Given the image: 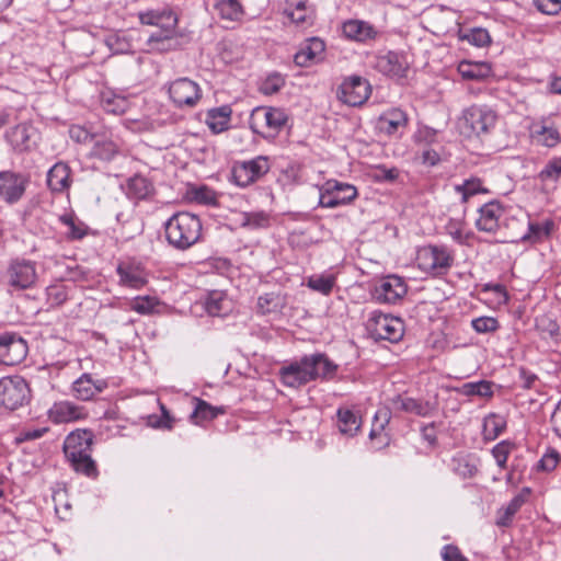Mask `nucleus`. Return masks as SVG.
Instances as JSON below:
<instances>
[{"label":"nucleus","instance_id":"nucleus-1","mask_svg":"<svg viewBox=\"0 0 561 561\" xmlns=\"http://www.w3.org/2000/svg\"><path fill=\"white\" fill-rule=\"evenodd\" d=\"M93 437L91 431L77 430L64 442V453L72 469L89 478L98 476L95 461L91 457Z\"/></svg>","mask_w":561,"mask_h":561},{"label":"nucleus","instance_id":"nucleus-2","mask_svg":"<svg viewBox=\"0 0 561 561\" xmlns=\"http://www.w3.org/2000/svg\"><path fill=\"white\" fill-rule=\"evenodd\" d=\"M202 229L199 217L188 211H179L164 224L168 243L180 251H185L196 244L202 238Z\"/></svg>","mask_w":561,"mask_h":561},{"label":"nucleus","instance_id":"nucleus-3","mask_svg":"<svg viewBox=\"0 0 561 561\" xmlns=\"http://www.w3.org/2000/svg\"><path fill=\"white\" fill-rule=\"evenodd\" d=\"M497 115L488 105L473 104L462 110L457 127L465 137L489 134L496 124Z\"/></svg>","mask_w":561,"mask_h":561},{"label":"nucleus","instance_id":"nucleus-4","mask_svg":"<svg viewBox=\"0 0 561 561\" xmlns=\"http://www.w3.org/2000/svg\"><path fill=\"white\" fill-rule=\"evenodd\" d=\"M288 121L285 110L272 106L255 107L249 119L252 131L264 139H274Z\"/></svg>","mask_w":561,"mask_h":561},{"label":"nucleus","instance_id":"nucleus-5","mask_svg":"<svg viewBox=\"0 0 561 561\" xmlns=\"http://www.w3.org/2000/svg\"><path fill=\"white\" fill-rule=\"evenodd\" d=\"M416 263L431 275H445L454 264V253L445 245H426L417 251Z\"/></svg>","mask_w":561,"mask_h":561},{"label":"nucleus","instance_id":"nucleus-6","mask_svg":"<svg viewBox=\"0 0 561 561\" xmlns=\"http://www.w3.org/2000/svg\"><path fill=\"white\" fill-rule=\"evenodd\" d=\"M169 98L178 108H193L203 96L199 84L188 78H179L168 84Z\"/></svg>","mask_w":561,"mask_h":561},{"label":"nucleus","instance_id":"nucleus-7","mask_svg":"<svg viewBox=\"0 0 561 561\" xmlns=\"http://www.w3.org/2000/svg\"><path fill=\"white\" fill-rule=\"evenodd\" d=\"M357 197L355 186L330 180L320 188L319 206L322 208H336L347 205Z\"/></svg>","mask_w":561,"mask_h":561},{"label":"nucleus","instance_id":"nucleus-8","mask_svg":"<svg viewBox=\"0 0 561 561\" xmlns=\"http://www.w3.org/2000/svg\"><path fill=\"white\" fill-rule=\"evenodd\" d=\"M30 389L21 376H11L0 379V405L15 410L27 400Z\"/></svg>","mask_w":561,"mask_h":561},{"label":"nucleus","instance_id":"nucleus-9","mask_svg":"<svg viewBox=\"0 0 561 561\" xmlns=\"http://www.w3.org/2000/svg\"><path fill=\"white\" fill-rule=\"evenodd\" d=\"M37 274L35 263L26 259H13L10 261L5 279L10 287L21 290L27 289L35 284Z\"/></svg>","mask_w":561,"mask_h":561},{"label":"nucleus","instance_id":"nucleus-10","mask_svg":"<svg viewBox=\"0 0 561 561\" xmlns=\"http://www.w3.org/2000/svg\"><path fill=\"white\" fill-rule=\"evenodd\" d=\"M271 169L268 158L257 156L254 159L237 163L232 169V179L240 187H247L260 180Z\"/></svg>","mask_w":561,"mask_h":561},{"label":"nucleus","instance_id":"nucleus-11","mask_svg":"<svg viewBox=\"0 0 561 561\" xmlns=\"http://www.w3.org/2000/svg\"><path fill=\"white\" fill-rule=\"evenodd\" d=\"M368 330L375 340H385L391 343L400 341L404 333L401 319L382 313L373 317Z\"/></svg>","mask_w":561,"mask_h":561},{"label":"nucleus","instance_id":"nucleus-12","mask_svg":"<svg viewBox=\"0 0 561 561\" xmlns=\"http://www.w3.org/2000/svg\"><path fill=\"white\" fill-rule=\"evenodd\" d=\"M27 344L16 333L0 334V364L13 366L20 364L27 355Z\"/></svg>","mask_w":561,"mask_h":561},{"label":"nucleus","instance_id":"nucleus-13","mask_svg":"<svg viewBox=\"0 0 561 561\" xmlns=\"http://www.w3.org/2000/svg\"><path fill=\"white\" fill-rule=\"evenodd\" d=\"M371 92L368 81L359 76L346 78L339 89L342 102L351 106H359L366 102Z\"/></svg>","mask_w":561,"mask_h":561},{"label":"nucleus","instance_id":"nucleus-14","mask_svg":"<svg viewBox=\"0 0 561 561\" xmlns=\"http://www.w3.org/2000/svg\"><path fill=\"white\" fill-rule=\"evenodd\" d=\"M531 140L540 147L556 148L561 142V133L547 117H541L531 123L529 127Z\"/></svg>","mask_w":561,"mask_h":561},{"label":"nucleus","instance_id":"nucleus-15","mask_svg":"<svg viewBox=\"0 0 561 561\" xmlns=\"http://www.w3.org/2000/svg\"><path fill=\"white\" fill-rule=\"evenodd\" d=\"M407 285L401 277L390 275L375 285L373 297L378 302L396 304L407 294Z\"/></svg>","mask_w":561,"mask_h":561},{"label":"nucleus","instance_id":"nucleus-16","mask_svg":"<svg viewBox=\"0 0 561 561\" xmlns=\"http://www.w3.org/2000/svg\"><path fill=\"white\" fill-rule=\"evenodd\" d=\"M476 227L479 231L496 233L503 221L505 209L497 201L483 204L478 210Z\"/></svg>","mask_w":561,"mask_h":561},{"label":"nucleus","instance_id":"nucleus-17","mask_svg":"<svg viewBox=\"0 0 561 561\" xmlns=\"http://www.w3.org/2000/svg\"><path fill=\"white\" fill-rule=\"evenodd\" d=\"M5 137L14 150L28 151L37 146L39 133L32 124L22 123L8 130Z\"/></svg>","mask_w":561,"mask_h":561},{"label":"nucleus","instance_id":"nucleus-18","mask_svg":"<svg viewBox=\"0 0 561 561\" xmlns=\"http://www.w3.org/2000/svg\"><path fill=\"white\" fill-rule=\"evenodd\" d=\"M139 21L141 24L160 27L159 32H175L178 15L171 8L163 7L139 12Z\"/></svg>","mask_w":561,"mask_h":561},{"label":"nucleus","instance_id":"nucleus-19","mask_svg":"<svg viewBox=\"0 0 561 561\" xmlns=\"http://www.w3.org/2000/svg\"><path fill=\"white\" fill-rule=\"evenodd\" d=\"M282 382L286 387L299 388L311 381V374L306 366V358L302 356L279 369Z\"/></svg>","mask_w":561,"mask_h":561},{"label":"nucleus","instance_id":"nucleus-20","mask_svg":"<svg viewBox=\"0 0 561 561\" xmlns=\"http://www.w3.org/2000/svg\"><path fill=\"white\" fill-rule=\"evenodd\" d=\"M26 179L11 171L0 172V196L7 202L19 201L25 192Z\"/></svg>","mask_w":561,"mask_h":561},{"label":"nucleus","instance_id":"nucleus-21","mask_svg":"<svg viewBox=\"0 0 561 561\" xmlns=\"http://www.w3.org/2000/svg\"><path fill=\"white\" fill-rule=\"evenodd\" d=\"M325 50L324 42L319 37L306 39L294 56V61L299 67H308L322 59Z\"/></svg>","mask_w":561,"mask_h":561},{"label":"nucleus","instance_id":"nucleus-22","mask_svg":"<svg viewBox=\"0 0 561 561\" xmlns=\"http://www.w3.org/2000/svg\"><path fill=\"white\" fill-rule=\"evenodd\" d=\"M107 388V382L104 379L93 380L90 374H82L72 383L73 396L81 401H89L98 393L103 392Z\"/></svg>","mask_w":561,"mask_h":561},{"label":"nucleus","instance_id":"nucleus-23","mask_svg":"<svg viewBox=\"0 0 561 561\" xmlns=\"http://www.w3.org/2000/svg\"><path fill=\"white\" fill-rule=\"evenodd\" d=\"M306 366L311 374V381L317 379H332L337 370V365L321 353L305 355Z\"/></svg>","mask_w":561,"mask_h":561},{"label":"nucleus","instance_id":"nucleus-24","mask_svg":"<svg viewBox=\"0 0 561 561\" xmlns=\"http://www.w3.org/2000/svg\"><path fill=\"white\" fill-rule=\"evenodd\" d=\"M49 419L57 424L73 422L85 416L84 408L71 401L55 402L48 411Z\"/></svg>","mask_w":561,"mask_h":561},{"label":"nucleus","instance_id":"nucleus-25","mask_svg":"<svg viewBox=\"0 0 561 561\" xmlns=\"http://www.w3.org/2000/svg\"><path fill=\"white\" fill-rule=\"evenodd\" d=\"M391 408L396 411H402L422 417L430 416L435 410V405L430 401L416 400L404 396H396L392 398Z\"/></svg>","mask_w":561,"mask_h":561},{"label":"nucleus","instance_id":"nucleus-26","mask_svg":"<svg viewBox=\"0 0 561 561\" xmlns=\"http://www.w3.org/2000/svg\"><path fill=\"white\" fill-rule=\"evenodd\" d=\"M536 180L542 188L552 191L561 184V156H552L537 173Z\"/></svg>","mask_w":561,"mask_h":561},{"label":"nucleus","instance_id":"nucleus-27","mask_svg":"<svg viewBox=\"0 0 561 561\" xmlns=\"http://www.w3.org/2000/svg\"><path fill=\"white\" fill-rule=\"evenodd\" d=\"M376 68L386 76L403 78L408 70V64L401 55L389 51L377 58Z\"/></svg>","mask_w":561,"mask_h":561},{"label":"nucleus","instance_id":"nucleus-28","mask_svg":"<svg viewBox=\"0 0 561 561\" xmlns=\"http://www.w3.org/2000/svg\"><path fill=\"white\" fill-rule=\"evenodd\" d=\"M285 14L293 23L302 28L311 26L314 21V9L307 0L289 3L285 9Z\"/></svg>","mask_w":561,"mask_h":561},{"label":"nucleus","instance_id":"nucleus-29","mask_svg":"<svg viewBox=\"0 0 561 561\" xmlns=\"http://www.w3.org/2000/svg\"><path fill=\"white\" fill-rule=\"evenodd\" d=\"M408 115L400 108H390L378 118V129L387 135H394L408 125Z\"/></svg>","mask_w":561,"mask_h":561},{"label":"nucleus","instance_id":"nucleus-30","mask_svg":"<svg viewBox=\"0 0 561 561\" xmlns=\"http://www.w3.org/2000/svg\"><path fill=\"white\" fill-rule=\"evenodd\" d=\"M232 110L230 105H221L207 111L206 124L214 134H220L229 129Z\"/></svg>","mask_w":561,"mask_h":561},{"label":"nucleus","instance_id":"nucleus-31","mask_svg":"<svg viewBox=\"0 0 561 561\" xmlns=\"http://www.w3.org/2000/svg\"><path fill=\"white\" fill-rule=\"evenodd\" d=\"M337 276L335 273L324 271L308 276L304 285L312 291L319 293L323 296H329L336 287Z\"/></svg>","mask_w":561,"mask_h":561},{"label":"nucleus","instance_id":"nucleus-32","mask_svg":"<svg viewBox=\"0 0 561 561\" xmlns=\"http://www.w3.org/2000/svg\"><path fill=\"white\" fill-rule=\"evenodd\" d=\"M70 169L64 162L55 163L47 173V185L53 192H64L70 186Z\"/></svg>","mask_w":561,"mask_h":561},{"label":"nucleus","instance_id":"nucleus-33","mask_svg":"<svg viewBox=\"0 0 561 561\" xmlns=\"http://www.w3.org/2000/svg\"><path fill=\"white\" fill-rule=\"evenodd\" d=\"M119 153L118 145L106 137H95L89 157L102 162L112 161Z\"/></svg>","mask_w":561,"mask_h":561},{"label":"nucleus","instance_id":"nucleus-34","mask_svg":"<svg viewBox=\"0 0 561 561\" xmlns=\"http://www.w3.org/2000/svg\"><path fill=\"white\" fill-rule=\"evenodd\" d=\"M343 34L350 39L366 42L375 37L376 31L364 21L351 20L343 24Z\"/></svg>","mask_w":561,"mask_h":561},{"label":"nucleus","instance_id":"nucleus-35","mask_svg":"<svg viewBox=\"0 0 561 561\" xmlns=\"http://www.w3.org/2000/svg\"><path fill=\"white\" fill-rule=\"evenodd\" d=\"M231 309V301L219 290L210 291L205 301V310L211 317H222Z\"/></svg>","mask_w":561,"mask_h":561},{"label":"nucleus","instance_id":"nucleus-36","mask_svg":"<svg viewBox=\"0 0 561 561\" xmlns=\"http://www.w3.org/2000/svg\"><path fill=\"white\" fill-rule=\"evenodd\" d=\"M101 104L105 112L122 115L130 107L128 98L113 91H105L101 95Z\"/></svg>","mask_w":561,"mask_h":561},{"label":"nucleus","instance_id":"nucleus-37","mask_svg":"<svg viewBox=\"0 0 561 561\" xmlns=\"http://www.w3.org/2000/svg\"><path fill=\"white\" fill-rule=\"evenodd\" d=\"M506 419L496 413H490L483 419L482 436L485 442L495 440L506 430Z\"/></svg>","mask_w":561,"mask_h":561},{"label":"nucleus","instance_id":"nucleus-38","mask_svg":"<svg viewBox=\"0 0 561 561\" xmlns=\"http://www.w3.org/2000/svg\"><path fill=\"white\" fill-rule=\"evenodd\" d=\"M152 183L142 175H134L127 182L126 194L131 199H145L149 197L152 194Z\"/></svg>","mask_w":561,"mask_h":561},{"label":"nucleus","instance_id":"nucleus-39","mask_svg":"<svg viewBox=\"0 0 561 561\" xmlns=\"http://www.w3.org/2000/svg\"><path fill=\"white\" fill-rule=\"evenodd\" d=\"M491 67L486 62L463 60L458 65V72L466 80H483L491 75Z\"/></svg>","mask_w":561,"mask_h":561},{"label":"nucleus","instance_id":"nucleus-40","mask_svg":"<svg viewBox=\"0 0 561 561\" xmlns=\"http://www.w3.org/2000/svg\"><path fill=\"white\" fill-rule=\"evenodd\" d=\"M554 228V222L550 219L545 222H528V231L519 238L522 242L539 243L547 239Z\"/></svg>","mask_w":561,"mask_h":561},{"label":"nucleus","instance_id":"nucleus-41","mask_svg":"<svg viewBox=\"0 0 561 561\" xmlns=\"http://www.w3.org/2000/svg\"><path fill=\"white\" fill-rule=\"evenodd\" d=\"M119 283L130 288H141L146 284V279L141 271L130 264H119L117 266Z\"/></svg>","mask_w":561,"mask_h":561},{"label":"nucleus","instance_id":"nucleus-42","mask_svg":"<svg viewBox=\"0 0 561 561\" xmlns=\"http://www.w3.org/2000/svg\"><path fill=\"white\" fill-rule=\"evenodd\" d=\"M337 426L342 434L354 436L360 427L357 415L350 409L340 408L336 412Z\"/></svg>","mask_w":561,"mask_h":561},{"label":"nucleus","instance_id":"nucleus-43","mask_svg":"<svg viewBox=\"0 0 561 561\" xmlns=\"http://www.w3.org/2000/svg\"><path fill=\"white\" fill-rule=\"evenodd\" d=\"M59 220L68 228L66 232L67 240H81L89 233L90 228L71 214L60 216Z\"/></svg>","mask_w":561,"mask_h":561},{"label":"nucleus","instance_id":"nucleus-44","mask_svg":"<svg viewBox=\"0 0 561 561\" xmlns=\"http://www.w3.org/2000/svg\"><path fill=\"white\" fill-rule=\"evenodd\" d=\"M271 224V216L264 210L242 213L240 225L248 229H263Z\"/></svg>","mask_w":561,"mask_h":561},{"label":"nucleus","instance_id":"nucleus-45","mask_svg":"<svg viewBox=\"0 0 561 561\" xmlns=\"http://www.w3.org/2000/svg\"><path fill=\"white\" fill-rule=\"evenodd\" d=\"M221 19L239 21L243 15V9L239 0H219L215 5Z\"/></svg>","mask_w":561,"mask_h":561},{"label":"nucleus","instance_id":"nucleus-46","mask_svg":"<svg viewBox=\"0 0 561 561\" xmlns=\"http://www.w3.org/2000/svg\"><path fill=\"white\" fill-rule=\"evenodd\" d=\"M219 413H224L221 408L213 407L204 400L196 399V405L191 414V419L195 424H201L204 421L215 419Z\"/></svg>","mask_w":561,"mask_h":561},{"label":"nucleus","instance_id":"nucleus-47","mask_svg":"<svg viewBox=\"0 0 561 561\" xmlns=\"http://www.w3.org/2000/svg\"><path fill=\"white\" fill-rule=\"evenodd\" d=\"M492 386L493 383L488 380L466 382L461 386L460 392L467 397L478 396L482 398H490L493 396Z\"/></svg>","mask_w":561,"mask_h":561},{"label":"nucleus","instance_id":"nucleus-48","mask_svg":"<svg viewBox=\"0 0 561 561\" xmlns=\"http://www.w3.org/2000/svg\"><path fill=\"white\" fill-rule=\"evenodd\" d=\"M69 299V289L64 284H54L46 288V301L49 307L57 308Z\"/></svg>","mask_w":561,"mask_h":561},{"label":"nucleus","instance_id":"nucleus-49","mask_svg":"<svg viewBox=\"0 0 561 561\" xmlns=\"http://www.w3.org/2000/svg\"><path fill=\"white\" fill-rule=\"evenodd\" d=\"M455 190L461 195L463 203L468 202V199L476 194L489 192L483 187L481 180L477 178L466 180L462 184L456 185Z\"/></svg>","mask_w":561,"mask_h":561},{"label":"nucleus","instance_id":"nucleus-50","mask_svg":"<svg viewBox=\"0 0 561 561\" xmlns=\"http://www.w3.org/2000/svg\"><path fill=\"white\" fill-rule=\"evenodd\" d=\"M537 328L543 339L550 340L556 345L561 342L560 327L556 321L549 318H542L538 320Z\"/></svg>","mask_w":561,"mask_h":561},{"label":"nucleus","instance_id":"nucleus-51","mask_svg":"<svg viewBox=\"0 0 561 561\" xmlns=\"http://www.w3.org/2000/svg\"><path fill=\"white\" fill-rule=\"evenodd\" d=\"M106 45L113 54H129L133 51V44L124 33L107 36Z\"/></svg>","mask_w":561,"mask_h":561},{"label":"nucleus","instance_id":"nucleus-52","mask_svg":"<svg viewBox=\"0 0 561 561\" xmlns=\"http://www.w3.org/2000/svg\"><path fill=\"white\" fill-rule=\"evenodd\" d=\"M175 32H156L148 38V44L151 49L158 51L170 50L175 42Z\"/></svg>","mask_w":561,"mask_h":561},{"label":"nucleus","instance_id":"nucleus-53","mask_svg":"<svg viewBox=\"0 0 561 561\" xmlns=\"http://www.w3.org/2000/svg\"><path fill=\"white\" fill-rule=\"evenodd\" d=\"M445 229L447 234L459 244H466L472 237V232L466 231L463 222L458 219H449Z\"/></svg>","mask_w":561,"mask_h":561},{"label":"nucleus","instance_id":"nucleus-54","mask_svg":"<svg viewBox=\"0 0 561 561\" xmlns=\"http://www.w3.org/2000/svg\"><path fill=\"white\" fill-rule=\"evenodd\" d=\"M454 471L462 478L473 477L478 468L468 456L458 455L451 460Z\"/></svg>","mask_w":561,"mask_h":561},{"label":"nucleus","instance_id":"nucleus-55","mask_svg":"<svg viewBox=\"0 0 561 561\" xmlns=\"http://www.w3.org/2000/svg\"><path fill=\"white\" fill-rule=\"evenodd\" d=\"M460 39L467 41L473 46L483 47L491 41L489 32L485 28L474 27L467 32H460Z\"/></svg>","mask_w":561,"mask_h":561},{"label":"nucleus","instance_id":"nucleus-56","mask_svg":"<svg viewBox=\"0 0 561 561\" xmlns=\"http://www.w3.org/2000/svg\"><path fill=\"white\" fill-rule=\"evenodd\" d=\"M282 307V298L274 293L265 294L257 299V309L263 314L277 312Z\"/></svg>","mask_w":561,"mask_h":561},{"label":"nucleus","instance_id":"nucleus-57","mask_svg":"<svg viewBox=\"0 0 561 561\" xmlns=\"http://www.w3.org/2000/svg\"><path fill=\"white\" fill-rule=\"evenodd\" d=\"M515 448V444L511 440H502L497 443L491 450L492 456L494 457L496 465L501 469L506 468V462L508 459L510 454Z\"/></svg>","mask_w":561,"mask_h":561},{"label":"nucleus","instance_id":"nucleus-58","mask_svg":"<svg viewBox=\"0 0 561 561\" xmlns=\"http://www.w3.org/2000/svg\"><path fill=\"white\" fill-rule=\"evenodd\" d=\"M390 419H391V411L389 408H381L375 413L373 428L369 433L370 439H374L375 437H377L378 435H380L383 432V430H385L386 425L389 423Z\"/></svg>","mask_w":561,"mask_h":561},{"label":"nucleus","instance_id":"nucleus-59","mask_svg":"<svg viewBox=\"0 0 561 561\" xmlns=\"http://www.w3.org/2000/svg\"><path fill=\"white\" fill-rule=\"evenodd\" d=\"M285 84V79L279 73H272L261 83L260 92L265 95L277 93Z\"/></svg>","mask_w":561,"mask_h":561},{"label":"nucleus","instance_id":"nucleus-60","mask_svg":"<svg viewBox=\"0 0 561 561\" xmlns=\"http://www.w3.org/2000/svg\"><path fill=\"white\" fill-rule=\"evenodd\" d=\"M190 195L192 201L204 205H213L217 199L216 193L205 185L192 188Z\"/></svg>","mask_w":561,"mask_h":561},{"label":"nucleus","instance_id":"nucleus-61","mask_svg":"<svg viewBox=\"0 0 561 561\" xmlns=\"http://www.w3.org/2000/svg\"><path fill=\"white\" fill-rule=\"evenodd\" d=\"M471 327L477 333L484 334L495 332L500 328V323L493 317H479L472 319Z\"/></svg>","mask_w":561,"mask_h":561},{"label":"nucleus","instance_id":"nucleus-62","mask_svg":"<svg viewBox=\"0 0 561 561\" xmlns=\"http://www.w3.org/2000/svg\"><path fill=\"white\" fill-rule=\"evenodd\" d=\"M530 494L529 488H524L518 494H516L510 503L503 507L507 515L514 516L520 507L526 503L528 495Z\"/></svg>","mask_w":561,"mask_h":561},{"label":"nucleus","instance_id":"nucleus-63","mask_svg":"<svg viewBox=\"0 0 561 561\" xmlns=\"http://www.w3.org/2000/svg\"><path fill=\"white\" fill-rule=\"evenodd\" d=\"M535 7L543 14L554 15L561 11V0H534Z\"/></svg>","mask_w":561,"mask_h":561},{"label":"nucleus","instance_id":"nucleus-64","mask_svg":"<svg viewBox=\"0 0 561 561\" xmlns=\"http://www.w3.org/2000/svg\"><path fill=\"white\" fill-rule=\"evenodd\" d=\"M560 459V454L556 449L550 448L540 459L539 467L545 471H552L558 466Z\"/></svg>","mask_w":561,"mask_h":561}]
</instances>
